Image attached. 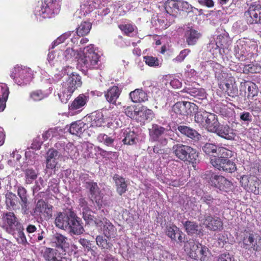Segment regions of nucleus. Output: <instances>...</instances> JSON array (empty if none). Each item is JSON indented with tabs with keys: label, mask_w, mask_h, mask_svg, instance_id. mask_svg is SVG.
<instances>
[{
	"label": "nucleus",
	"mask_w": 261,
	"mask_h": 261,
	"mask_svg": "<svg viewBox=\"0 0 261 261\" xmlns=\"http://www.w3.org/2000/svg\"><path fill=\"white\" fill-rule=\"evenodd\" d=\"M245 15L250 24H261V5L253 4L251 5Z\"/></svg>",
	"instance_id": "obj_17"
},
{
	"label": "nucleus",
	"mask_w": 261,
	"mask_h": 261,
	"mask_svg": "<svg viewBox=\"0 0 261 261\" xmlns=\"http://www.w3.org/2000/svg\"><path fill=\"white\" fill-rule=\"evenodd\" d=\"M10 76L19 86H23L29 83L32 78L30 68L16 66L13 69Z\"/></svg>",
	"instance_id": "obj_6"
},
{
	"label": "nucleus",
	"mask_w": 261,
	"mask_h": 261,
	"mask_svg": "<svg viewBox=\"0 0 261 261\" xmlns=\"http://www.w3.org/2000/svg\"><path fill=\"white\" fill-rule=\"evenodd\" d=\"M92 27V24L90 22L83 21L81 22L79 27L76 29V35L79 38L80 36H83L87 35L90 31Z\"/></svg>",
	"instance_id": "obj_37"
},
{
	"label": "nucleus",
	"mask_w": 261,
	"mask_h": 261,
	"mask_svg": "<svg viewBox=\"0 0 261 261\" xmlns=\"http://www.w3.org/2000/svg\"><path fill=\"white\" fill-rule=\"evenodd\" d=\"M120 93L121 91L118 87L113 86L105 93V97L108 102L115 105Z\"/></svg>",
	"instance_id": "obj_27"
},
{
	"label": "nucleus",
	"mask_w": 261,
	"mask_h": 261,
	"mask_svg": "<svg viewBox=\"0 0 261 261\" xmlns=\"http://www.w3.org/2000/svg\"><path fill=\"white\" fill-rule=\"evenodd\" d=\"M90 117L92 127H100L105 123L104 116L101 112H94L91 114Z\"/></svg>",
	"instance_id": "obj_31"
},
{
	"label": "nucleus",
	"mask_w": 261,
	"mask_h": 261,
	"mask_svg": "<svg viewBox=\"0 0 261 261\" xmlns=\"http://www.w3.org/2000/svg\"><path fill=\"white\" fill-rule=\"evenodd\" d=\"M71 36V38L73 36L75 37V34L73 32H67L63 34L52 43L51 48H54L55 46L65 41L67 43V41L71 39V38H69V37Z\"/></svg>",
	"instance_id": "obj_38"
},
{
	"label": "nucleus",
	"mask_w": 261,
	"mask_h": 261,
	"mask_svg": "<svg viewBox=\"0 0 261 261\" xmlns=\"http://www.w3.org/2000/svg\"><path fill=\"white\" fill-rule=\"evenodd\" d=\"M99 55L95 52L93 45L90 44L84 48L83 55L79 59V63L87 69H97L99 66Z\"/></svg>",
	"instance_id": "obj_2"
},
{
	"label": "nucleus",
	"mask_w": 261,
	"mask_h": 261,
	"mask_svg": "<svg viewBox=\"0 0 261 261\" xmlns=\"http://www.w3.org/2000/svg\"><path fill=\"white\" fill-rule=\"evenodd\" d=\"M185 230L188 235H193L198 231V224L193 221H186L182 222Z\"/></svg>",
	"instance_id": "obj_39"
},
{
	"label": "nucleus",
	"mask_w": 261,
	"mask_h": 261,
	"mask_svg": "<svg viewBox=\"0 0 261 261\" xmlns=\"http://www.w3.org/2000/svg\"><path fill=\"white\" fill-rule=\"evenodd\" d=\"M211 163L215 168L226 172L232 173L237 169L235 164L228 159L214 157L211 159Z\"/></svg>",
	"instance_id": "obj_12"
},
{
	"label": "nucleus",
	"mask_w": 261,
	"mask_h": 261,
	"mask_svg": "<svg viewBox=\"0 0 261 261\" xmlns=\"http://www.w3.org/2000/svg\"><path fill=\"white\" fill-rule=\"evenodd\" d=\"M214 133L221 138L228 140H234L236 137V133L234 130L227 124H220L214 130Z\"/></svg>",
	"instance_id": "obj_19"
},
{
	"label": "nucleus",
	"mask_w": 261,
	"mask_h": 261,
	"mask_svg": "<svg viewBox=\"0 0 261 261\" xmlns=\"http://www.w3.org/2000/svg\"><path fill=\"white\" fill-rule=\"evenodd\" d=\"M207 172L205 178L211 186L222 191L228 192L231 190L232 183L224 176L217 175L210 171Z\"/></svg>",
	"instance_id": "obj_7"
},
{
	"label": "nucleus",
	"mask_w": 261,
	"mask_h": 261,
	"mask_svg": "<svg viewBox=\"0 0 261 261\" xmlns=\"http://www.w3.org/2000/svg\"><path fill=\"white\" fill-rule=\"evenodd\" d=\"M188 244L190 246V257L195 259H199L201 260H204L207 254L208 248L198 243L194 242L193 241H190Z\"/></svg>",
	"instance_id": "obj_11"
},
{
	"label": "nucleus",
	"mask_w": 261,
	"mask_h": 261,
	"mask_svg": "<svg viewBox=\"0 0 261 261\" xmlns=\"http://www.w3.org/2000/svg\"><path fill=\"white\" fill-rule=\"evenodd\" d=\"M84 146L86 147V150L85 151V155L89 158H94L97 149L101 150V148L99 147H96L90 143H86Z\"/></svg>",
	"instance_id": "obj_47"
},
{
	"label": "nucleus",
	"mask_w": 261,
	"mask_h": 261,
	"mask_svg": "<svg viewBox=\"0 0 261 261\" xmlns=\"http://www.w3.org/2000/svg\"><path fill=\"white\" fill-rule=\"evenodd\" d=\"M196 109V105L194 103L188 101L176 102L172 108L174 113L180 116L191 115Z\"/></svg>",
	"instance_id": "obj_14"
},
{
	"label": "nucleus",
	"mask_w": 261,
	"mask_h": 261,
	"mask_svg": "<svg viewBox=\"0 0 261 261\" xmlns=\"http://www.w3.org/2000/svg\"><path fill=\"white\" fill-rule=\"evenodd\" d=\"M217 146L212 143H206L202 146V150L207 154H211L217 152Z\"/></svg>",
	"instance_id": "obj_54"
},
{
	"label": "nucleus",
	"mask_w": 261,
	"mask_h": 261,
	"mask_svg": "<svg viewBox=\"0 0 261 261\" xmlns=\"http://www.w3.org/2000/svg\"><path fill=\"white\" fill-rule=\"evenodd\" d=\"M113 179L115 181L117 193L120 195H122L127 190V181L118 174L114 175Z\"/></svg>",
	"instance_id": "obj_29"
},
{
	"label": "nucleus",
	"mask_w": 261,
	"mask_h": 261,
	"mask_svg": "<svg viewBox=\"0 0 261 261\" xmlns=\"http://www.w3.org/2000/svg\"><path fill=\"white\" fill-rule=\"evenodd\" d=\"M201 201L202 202L205 203L210 207L212 206L213 204L215 203V202L216 200L213 199L209 195H204L201 197Z\"/></svg>",
	"instance_id": "obj_62"
},
{
	"label": "nucleus",
	"mask_w": 261,
	"mask_h": 261,
	"mask_svg": "<svg viewBox=\"0 0 261 261\" xmlns=\"http://www.w3.org/2000/svg\"><path fill=\"white\" fill-rule=\"evenodd\" d=\"M56 255V251L52 248H46L44 253V257L47 261H54L53 259Z\"/></svg>",
	"instance_id": "obj_56"
},
{
	"label": "nucleus",
	"mask_w": 261,
	"mask_h": 261,
	"mask_svg": "<svg viewBox=\"0 0 261 261\" xmlns=\"http://www.w3.org/2000/svg\"><path fill=\"white\" fill-rule=\"evenodd\" d=\"M60 6L57 0H44L35 10L36 17L41 20V18H50L59 12Z\"/></svg>",
	"instance_id": "obj_4"
},
{
	"label": "nucleus",
	"mask_w": 261,
	"mask_h": 261,
	"mask_svg": "<svg viewBox=\"0 0 261 261\" xmlns=\"http://www.w3.org/2000/svg\"><path fill=\"white\" fill-rule=\"evenodd\" d=\"M24 228L23 225L16 229L15 231H17V241L18 243L22 245H26L28 244L27 238L23 232Z\"/></svg>",
	"instance_id": "obj_45"
},
{
	"label": "nucleus",
	"mask_w": 261,
	"mask_h": 261,
	"mask_svg": "<svg viewBox=\"0 0 261 261\" xmlns=\"http://www.w3.org/2000/svg\"><path fill=\"white\" fill-rule=\"evenodd\" d=\"M87 101V97L84 94H80L77 97L69 106L70 110H77L85 105Z\"/></svg>",
	"instance_id": "obj_36"
},
{
	"label": "nucleus",
	"mask_w": 261,
	"mask_h": 261,
	"mask_svg": "<svg viewBox=\"0 0 261 261\" xmlns=\"http://www.w3.org/2000/svg\"><path fill=\"white\" fill-rule=\"evenodd\" d=\"M4 227L9 233H12L22 225L13 212H8L3 217Z\"/></svg>",
	"instance_id": "obj_13"
},
{
	"label": "nucleus",
	"mask_w": 261,
	"mask_h": 261,
	"mask_svg": "<svg viewBox=\"0 0 261 261\" xmlns=\"http://www.w3.org/2000/svg\"><path fill=\"white\" fill-rule=\"evenodd\" d=\"M207 49L213 54L216 53L217 51H219V46L215 40H212L207 45Z\"/></svg>",
	"instance_id": "obj_63"
},
{
	"label": "nucleus",
	"mask_w": 261,
	"mask_h": 261,
	"mask_svg": "<svg viewBox=\"0 0 261 261\" xmlns=\"http://www.w3.org/2000/svg\"><path fill=\"white\" fill-rule=\"evenodd\" d=\"M247 90L248 92V97H251L252 98H253L257 95V86L253 83H250V85L248 86Z\"/></svg>",
	"instance_id": "obj_59"
},
{
	"label": "nucleus",
	"mask_w": 261,
	"mask_h": 261,
	"mask_svg": "<svg viewBox=\"0 0 261 261\" xmlns=\"http://www.w3.org/2000/svg\"><path fill=\"white\" fill-rule=\"evenodd\" d=\"M96 242L97 245L102 249L110 250L113 246V244L111 242L100 235L96 237Z\"/></svg>",
	"instance_id": "obj_42"
},
{
	"label": "nucleus",
	"mask_w": 261,
	"mask_h": 261,
	"mask_svg": "<svg viewBox=\"0 0 261 261\" xmlns=\"http://www.w3.org/2000/svg\"><path fill=\"white\" fill-rule=\"evenodd\" d=\"M95 7V3L93 0H86L81 5V11L86 15L92 11Z\"/></svg>",
	"instance_id": "obj_40"
},
{
	"label": "nucleus",
	"mask_w": 261,
	"mask_h": 261,
	"mask_svg": "<svg viewBox=\"0 0 261 261\" xmlns=\"http://www.w3.org/2000/svg\"><path fill=\"white\" fill-rule=\"evenodd\" d=\"M52 208L51 205L47 204L42 200H39L33 210L31 215L35 218L41 219L42 216L49 218L52 216Z\"/></svg>",
	"instance_id": "obj_10"
},
{
	"label": "nucleus",
	"mask_w": 261,
	"mask_h": 261,
	"mask_svg": "<svg viewBox=\"0 0 261 261\" xmlns=\"http://www.w3.org/2000/svg\"><path fill=\"white\" fill-rule=\"evenodd\" d=\"M148 130L150 139L152 141L158 142L162 146L167 145L168 140L164 137L167 129L158 124H153Z\"/></svg>",
	"instance_id": "obj_9"
},
{
	"label": "nucleus",
	"mask_w": 261,
	"mask_h": 261,
	"mask_svg": "<svg viewBox=\"0 0 261 261\" xmlns=\"http://www.w3.org/2000/svg\"><path fill=\"white\" fill-rule=\"evenodd\" d=\"M103 226V233L108 238H114L116 234V229L109 220H105Z\"/></svg>",
	"instance_id": "obj_35"
},
{
	"label": "nucleus",
	"mask_w": 261,
	"mask_h": 261,
	"mask_svg": "<svg viewBox=\"0 0 261 261\" xmlns=\"http://www.w3.org/2000/svg\"><path fill=\"white\" fill-rule=\"evenodd\" d=\"M129 97L132 101L140 102L148 99L146 93L142 89H137L129 93Z\"/></svg>",
	"instance_id": "obj_32"
},
{
	"label": "nucleus",
	"mask_w": 261,
	"mask_h": 261,
	"mask_svg": "<svg viewBox=\"0 0 261 261\" xmlns=\"http://www.w3.org/2000/svg\"><path fill=\"white\" fill-rule=\"evenodd\" d=\"M235 54L236 57L241 61L244 60L246 56L245 49L242 45L240 46L237 45L235 47Z\"/></svg>",
	"instance_id": "obj_55"
},
{
	"label": "nucleus",
	"mask_w": 261,
	"mask_h": 261,
	"mask_svg": "<svg viewBox=\"0 0 261 261\" xmlns=\"http://www.w3.org/2000/svg\"><path fill=\"white\" fill-rule=\"evenodd\" d=\"M201 35L197 30L188 27L185 34V38L186 43L189 45H195Z\"/></svg>",
	"instance_id": "obj_24"
},
{
	"label": "nucleus",
	"mask_w": 261,
	"mask_h": 261,
	"mask_svg": "<svg viewBox=\"0 0 261 261\" xmlns=\"http://www.w3.org/2000/svg\"><path fill=\"white\" fill-rule=\"evenodd\" d=\"M80 180L84 184V187L86 188L88 186L93 182V180L90 178V176L87 174H82L80 176Z\"/></svg>",
	"instance_id": "obj_61"
},
{
	"label": "nucleus",
	"mask_w": 261,
	"mask_h": 261,
	"mask_svg": "<svg viewBox=\"0 0 261 261\" xmlns=\"http://www.w3.org/2000/svg\"><path fill=\"white\" fill-rule=\"evenodd\" d=\"M172 151L178 159L186 163H196L198 157L195 149L182 144H174L172 146Z\"/></svg>",
	"instance_id": "obj_1"
},
{
	"label": "nucleus",
	"mask_w": 261,
	"mask_h": 261,
	"mask_svg": "<svg viewBox=\"0 0 261 261\" xmlns=\"http://www.w3.org/2000/svg\"><path fill=\"white\" fill-rule=\"evenodd\" d=\"M177 129L181 135L195 141H198L201 138L200 134L189 126L180 125L177 126Z\"/></svg>",
	"instance_id": "obj_23"
},
{
	"label": "nucleus",
	"mask_w": 261,
	"mask_h": 261,
	"mask_svg": "<svg viewBox=\"0 0 261 261\" xmlns=\"http://www.w3.org/2000/svg\"><path fill=\"white\" fill-rule=\"evenodd\" d=\"M165 8L167 13L175 16L179 8V1L168 0L165 3Z\"/></svg>",
	"instance_id": "obj_34"
},
{
	"label": "nucleus",
	"mask_w": 261,
	"mask_h": 261,
	"mask_svg": "<svg viewBox=\"0 0 261 261\" xmlns=\"http://www.w3.org/2000/svg\"><path fill=\"white\" fill-rule=\"evenodd\" d=\"M198 220L208 230L217 231L223 229V222L218 217H213L210 214H201Z\"/></svg>",
	"instance_id": "obj_8"
},
{
	"label": "nucleus",
	"mask_w": 261,
	"mask_h": 261,
	"mask_svg": "<svg viewBox=\"0 0 261 261\" xmlns=\"http://www.w3.org/2000/svg\"><path fill=\"white\" fill-rule=\"evenodd\" d=\"M60 154L58 150L50 149L46 153V168L47 169H55L58 167Z\"/></svg>",
	"instance_id": "obj_20"
},
{
	"label": "nucleus",
	"mask_w": 261,
	"mask_h": 261,
	"mask_svg": "<svg viewBox=\"0 0 261 261\" xmlns=\"http://www.w3.org/2000/svg\"><path fill=\"white\" fill-rule=\"evenodd\" d=\"M86 128V124L79 121L72 123L69 131L71 134L80 136L85 130Z\"/></svg>",
	"instance_id": "obj_33"
},
{
	"label": "nucleus",
	"mask_w": 261,
	"mask_h": 261,
	"mask_svg": "<svg viewBox=\"0 0 261 261\" xmlns=\"http://www.w3.org/2000/svg\"><path fill=\"white\" fill-rule=\"evenodd\" d=\"M220 89L225 90L229 96H232L238 92V88L232 79H228L224 82H221L219 84Z\"/></svg>",
	"instance_id": "obj_26"
},
{
	"label": "nucleus",
	"mask_w": 261,
	"mask_h": 261,
	"mask_svg": "<svg viewBox=\"0 0 261 261\" xmlns=\"http://www.w3.org/2000/svg\"><path fill=\"white\" fill-rule=\"evenodd\" d=\"M9 89L5 84H0V99H8Z\"/></svg>",
	"instance_id": "obj_58"
},
{
	"label": "nucleus",
	"mask_w": 261,
	"mask_h": 261,
	"mask_svg": "<svg viewBox=\"0 0 261 261\" xmlns=\"http://www.w3.org/2000/svg\"><path fill=\"white\" fill-rule=\"evenodd\" d=\"M194 9L196 10H198V9L193 7L191 5L189 4L187 2L184 1H179V11H182L187 13H190L192 11V10Z\"/></svg>",
	"instance_id": "obj_53"
},
{
	"label": "nucleus",
	"mask_w": 261,
	"mask_h": 261,
	"mask_svg": "<svg viewBox=\"0 0 261 261\" xmlns=\"http://www.w3.org/2000/svg\"><path fill=\"white\" fill-rule=\"evenodd\" d=\"M143 58L144 61L148 66L154 67L160 66V61L157 58L146 56H144Z\"/></svg>",
	"instance_id": "obj_51"
},
{
	"label": "nucleus",
	"mask_w": 261,
	"mask_h": 261,
	"mask_svg": "<svg viewBox=\"0 0 261 261\" xmlns=\"http://www.w3.org/2000/svg\"><path fill=\"white\" fill-rule=\"evenodd\" d=\"M260 236L255 233H249L246 234L242 241V247L246 250H251L257 251L260 250V247L257 244V240H260Z\"/></svg>",
	"instance_id": "obj_15"
},
{
	"label": "nucleus",
	"mask_w": 261,
	"mask_h": 261,
	"mask_svg": "<svg viewBox=\"0 0 261 261\" xmlns=\"http://www.w3.org/2000/svg\"><path fill=\"white\" fill-rule=\"evenodd\" d=\"M47 96L41 90H37L31 92L30 94V97L35 101L42 100Z\"/></svg>",
	"instance_id": "obj_52"
},
{
	"label": "nucleus",
	"mask_w": 261,
	"mask_h": 261,
	"mask_svg": "<svg viewBox=\"0 0 261 261\" xmlns=\"http://www.w3.org/2000/svg\"><path fill=\"white\" fill-rule=\"evenodd\" d=\"M77 37L73 36L67 41V45H69L64 50H60L57 55V60L61 62L67 61L72 62L78 57L77 53L73 49L75 45H77L79 42Z\"/></svg>",
	"instance_id": "obj_5"
},
{
	"label": "nucleus",
	"mask_w": 261,
	"mask_h": 261,
	"mask_svg": "<svg viewBox=\"0 0 261 261\" xmlns=\"http://www.w3.org/2000/svg\"><path fill=\"white\" fill-rule=\"evenodd\" d=\"M218 156V158H224L227 159L228 156L231 153L230 150L227 149L224 147H217V152H216Z\"/></svg>",
	"instance_id": "obj_57"
},
{
	"label": "nucleus",
	"mask_w": 261,
	"mask_h": 261,
	"mask_svg": "<svg viewBox=\"0 0 261 261\" xmlns=\"http://www.w3.org/2000/svg\"><path fill=\"white\" fill-rule=\"evenodd\" d=\"M122 142L124 144L133 145L137 143V135L134 132H129L123 139Z\"/></svg>",
	"instance_id": "obj_48"
},
{
	"label": "nucleus",
	"mask_w": 261,
	"mask_h": 261,
	"mask_svg": "<svg viewBox=\"0 0 261 261\" xmlns=\"http://www.w3.org/2000/svg\"><path fill=\"white\" fill-rule=\"evenodd\" d=\"M208 115V112H207L205 111H200L199 112H197L195 114V121L200 124L201 125L204 126V123H205V120L206 119V117Z\"/></svg>",
	"instance_id": "obj_46"
},
{
	"label": "nucleus",
	"mask_w": 261,
	"mask_h": 261,
	"mask_svg": "<svg viewBox=\"0 0 261 261\" xmlns=\"http://www.w3.org/2000/svg\"><path fill=\"white\" fill-rule=\"evenodd\" d=\"M19 200L15 194L10 192L6 194V204L8 209L14 211L19 209Z\"/></svg>",
	"instance_id": "obj_28"
},
{
	"label": "nucleus",
	"mask_w": 261,
	"mask_h": 261,
	"mask_svg": "<svg viewBox=\"0 0 261 261\" xmlns=\"http://www.w3.org/2000/svg\"><path fill=\"white\" fill-rule=\"evenodd\" d=\"M37 177V173L35 170L31 168H28L25 171V182L27 184H31L33 181L35 180Z\"/></svg>",
	"instance_id": "obj_43"
},
{
	"label": "nucleus",
	"mask_w": 261,
	"mask_h": 261,
	"mask_svg": "<svg viewBox=\"0 0 261 261\" xmlns=\"http://www.w3.org/2000/svg\"><path fill=\"white\" fill-rule=\"evenodd\" d=\"M17 194L20 198L19 204L21 205L22 214H27L29 211L28 206L29 204L27 191L22 187H18L17 188Z\"/></svg>",
	"instance_id": "obj_22"
},
{
	"label": "nucleus",
	"mask_w": 261,
	"mask_h": 261,
	"mask_svg": "<svg viewBox=\"0 0 261 261\" xmlns=\"http://www.w3.org/2000/svg\"><path fill=\"white\" fill-rule=\"evenodd\" d=\"M53 241L56 247L64 251H66L69 248V239L60 233H56L53 237Z\"/></svg>",
	"instance_id": "obj_25"
},
{
	"label": "nucleus",
	"mask_w": 261,
	"mask_h": 261,
	"mask_svg": "<svg viewBox=\"0 0 261 261\" xmlns=\"http://www.w3.org/2000/svg\"><path fill=\"white\" fill-rule=\"evenodd\" d=\"M70 217L69 227H67L66 230L75 235H80L83 233L84 229L81 222V219L73 212L71 211H70Z\"/></svg>",
	"instance_id": "obj_16"
},
{
	"label": "nucleus",
	"mask_w": 261,
	"mask_h": 261,
	"mask_svg": "<svg viewBox=\"0 0 261 261\" xmlns=\"http://www.w3.org/2000/svg\"><path fill=\"white\" fill-rule=\"evenodd\" d=\"M89 191V198L93 202H95L98 206L102 202L103 194L101 192L97 182L93 181L86 188Z\"/></svg>",
	"instance_id": "obj_18"
},
{
	"label": "nucleus",
	"mask_w": 261,
	"mask_h": 261,
	"mask_svg": "<svg viewBox=\"0 0 261 261\" xmlns=\"http://www.w3.org/2000/svg\"><path fill=\"white\" fill-rule=\"evenodd\" d=\"M115 137L109 136L105 134H100L97 137V141L107 146H113Z\"/></svg>",
	"instance_id": "obj_41"
},
{
	"label": "nucleus",
	"mask_w": 261,
	"mask_h": 261,
	"mask_svg": "<svg viewBox=\"0 0 261 261\" xmlns=\"http://www.w3.org/2000/svg\"><path fill=\"white\" fill-rule=\"evenodd\" d=\"M81 84L80 76L73 73L69 75L66 82H63L62 92L59 94L61 101L66 103L75 90L80 87Z\"/></svg>",
	"instance_id": "obj_3"
},
{
	"label": "nucleus",
	"mask_w": 261,
	"mask_h": 261,
	"mask_svg": "<svg viewBox=\"0 0 261 261\" xmlns=\"http://www.w3.org/2000/svg\"><path fill=\"white\" fill-rule=\"evenodd\" d=\"M119 28L129 36H133L136 27L130 24H122L118 25Z\"/></svg>",
	"instance_id": "obj_50"
},
{
	"label": "nucleus",
	"mask_w": 261,
	"mask_h": 261,
	"mask_svg": "<svg viewBox=\"0 0 261 261\" xmlns=\"http://www.w3.org/2000/svg\"><path fill=\"white\" fill-rule=\"evenodd\" d=\"M188 93L192 96L198 99H203L205 97V93L203 89L192 88L188 90Z\"/></svg>",
	"instance_id": "obj_49"
},
{
	"label": "nucleus",
	"mask_w": 261,
	"mask_h": 261,
	"mask_svg": "<svg viewBox=\"0 0 261 261\" xmlns=\"http://www.w3.org/2000/svg\"><path fill=\"white\" fill-rule=\"evenodd\" d=\"M83 218L87 224H94L95 216L88 214L87 212H83Z\"/></svg>",
	"instance_id": "obj_64"
},
{
	"label": "nucleus",
	"mask_w": 261,
	"mask_h": 261,
	"mask_svg": "<svg viewBox=\"0 0 261 261\" xmlns=\"http://www.w3.org/2000/svg\"><path fill=\"white\" fill-rule=\"evenodd\" d=\"M190 50L189 49H185L181 50L179 55L177 56L175 58L173 59L174 62H181L190 53Z\"/></svg>",
	"instance_id": "obj_60"
},
{
	"label": "nucleus",
	"mask_w": 261,
	"mask_h": 261,
	"mask_svg": "<svg viewBox=\"0 0 261 261\" xmlns=\"http://www.w3.org/2000/svg\"><path fill=\"white\" fill-rule=\"evenodd\" d=\"M206 118L204 127H205L208 131L214 132L219 123L217 116L214 114L208 113Z\"/></svg>",
	"instance_id": "obj_30"
},
{
	"label": "nucleus",
	"mask_w": 261,
	"mask_h": 261,
	"mask_svg": "<svg viewBox=\"0 0 261 261\" xmlns=\"http://www.w3.org/2000/svg\"><path fill=\"white\" fill-rule=\"evenodd\" d=\"M167 236L170 238L172 240L176 241L177 233H182L179 228L175 225L167 226L166 231Z\"/></svg>",
	"instance_id": "obj_44"
},
{
	"label": "nucleus",
	"mask_w": 261,
	"mask_h": 261,
	"mask_svg": "<svg viewBox=\"0 0 261 261\" xmlns=\"http://www.w3.org/2000/svg\"><path fill=\"white\" fill-rule=\"evenodd\" d=\"M70 220V211L66 213L60 212L57 214L55 224L59 228L67 230V227H69Z\"/></svg>",
	"instance_id": "obj_21"
}]
</instances>
